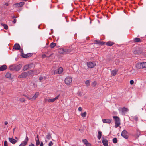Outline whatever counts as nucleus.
I'll return each mask as SVG.
<instances>
[{
	"label": "nucleus",
	"mask_w": 146,
	"mask_h": 146,
	"mask_svg": "<svg viewBox=\"0 0 146 146\" xmlns=\"http://www.w3.org/2000/svg\"><path fill=\"white\" fill-rule=\"evenodd\" d=\"M39 94V92H38L34 94L33 96L25 94H23L22 96L26 97L29 100L33 101L35 100L38 97Z\"/></svg>",
	"instance_id": "1"
},
{
	"label": "nucleus",
	"mask_w": 146,
	"mask_h": 146,
	"mask_svg": "<svg viewBox=\"0 0 146 146\" xmlns=\"http://www.w3.org/2000/svg\"><path fill=\"white\" fill-rule=\"evenodd\" d=\"M22 65L19 64L18 65H13L9 66V69L11 70H15L16 71H19L21 68Z\"/></svg>",
	"instance_id": "2"
},
{
	"label": "nucleus",
	"mask_w": 146,
	"mask_h": 146,
	"mask_svg": "<svg viewBox=\"0 0 146 146\" xmlns=\"http://www.w3.org/2000/svg\"><path fill=\"white\" fill-rule=\"evenodd\" d=\"M136 68L138 69H143L146 68V62H137L135 64Z\"/></svg>",
	"instance_id": "3"
},
{
	"label": "nucleus",
	"mask_w": 146,
	"mask_h": 146,
	"mask_svg": "<svg viewBox=\"0 0 146 146\" xmlns=\"http://www.w3.org/2000/svg\"><path fill=\"white\" fill-rule=\"evenodd\" d=\"M32 72L31 71L23 72L20 75H19L18 76V78H25L29 75H30L31 74V73Z\"/></svg>",
	"instance_id": "4"
},
{
	"label": "nucleus",
	"mask_w": 146,
	"mask_h": 146,
	"mask_svg": "<svg viewBox=\"0 0 146 146\" xmlns=\"http://www.w3.org/2000/svg\"><path fill=\"white\" fill-rule=\"evenodd\" d=\"M113 118L115 119V127L117 128L121 124L120 118L117 116H113Z\"/></svg>",
	"instance_id": "5"
},
{
	"label": "nucleus",
	"mask_w": 146,
	"mask_h": 146,
	"mask_svg": "<svg viewBox=\"0 0 146 146\" xmlns=\"http://www.w3.org/2000/svg\"><path fill=\"white\" fill-rule=\"evenodd\" d=\"M25 4V3L23 2H21L13 4V6L14 8H17L22 7Z\"/></svg>",
	"instance_id": "6"
},
{
	"label": "nucleus",
	"mask_w": 146,
	"mask_h": 146,
	"mask_svg": "<svg viewBox=\"0 0 146 146\" xmlns=\"http://www.w3.org/2000/svg\"><path fill=\"white\" fill-rule=\"evenodd\" d=\"M72 80V77L69 76L67 77L65 79L64 82L67 85L70 84Z\"/></svg>",
	"instance_id": "7"
},
{
	"label": "nucleus",
	"mask_w": 146,
	"mask_h": 146,
	"mask_svg": "<svg viewBox=\"0 0 146 146\" xmlns=\"http://www.w3.org/2000/svg\"><path fill=\"white\" fill-rule=\"evenodd\" d=\"M63 71V69L62 67H60L58 69L54 71V75L57 74H61Z\"/></svg>",
	"instance_id": "8"
},
{
	"label": "nucleus",
	"mask_w": 146,
	"mask_h": 146,
	"mask_svg": "<svg viewBox=\"0 0 146 146\" xmlns=\"http://www.w3.org/2000/svg\"><path fill=\"white\" fill-rule=\"evenodd\" d=\"M59 53L60 54H65L69 52V51L68 49H64L62 48H60L58 50Z\"/></svg>",
	"instance_id": "9"
},
{
	"label": "nucleus",
	"mask_w": 146,
	"mask_h": 146,
	"mask_svg": "<svg viewBox=\"0 0 146 146\" xmlns=\"http://www.w3.org/2000/svg\"><path fill=\"white\" fill-rule=\"evenodd\" d=\"M121 135L125 139H127L128 137V132L127 131L125 130H124L122 131Z\"/></svg>",
	"instance_id": "10"
},
{
	"label": "nucleus",
	"mask_w": 146,
	"mask_h": 146,
	"mask_svg": "<svg viewBox=\"0 0 146 146\" xmlns=\"http://www.w3.org/2000/svg\"><path fill=\"white\" fill-rule=\"evenodd\" d=\"M96 65L94 62H87V65L89 68H94Z\"/></svg>",
	"instance_id": "11"
},
{
	"label": "nucleus",
	"mask_w": 146,
	"mask_h": 146,
	"mask_svg": "<svg viewBox=\"0 0 146 146\" xmlns=\"http://www.w3.org/2000/svg\"><path fill=\"white\" fill-rule=\"evenodd\" d=\"M29 140V139L27 136L26 137V138L24 141H23L22 143L20 144V145L19 146H25Z\"/></svg>",
	"instance_id": "12"
},
{
	"label": "nucleus",
	"mask_w": 146,
	"mask_h": 146,
	"mask_svg": "<svg viewBox=\"0 0 146 146\" xmlns=\"http://www.w3.org/2000/svg\"><path fill=\"white\" fill-rule=\"evenodd\" d=\"M142 52V51L139 48H136L133 51V53L135 54H139Z\"/></svg>",
	"instance_id": "13"
},
{
	"label": "nucleus",
	"mask_w": 146,
	"mask_h": 146,
	"mask_svg": "<svg viewBox=\"0 0 146 146\" xmlns=\"http://www.w3.org/2000/svg\"><path fill=\"white\" fill-rule=\"evenodd\" d=\"M5 76L6 78L10 80H12L14 78L13 76L9 72L7 73L6 74Z\"/></svg>",
	"instance_id": "14"
},
{
	"label": "nucleus",
	"mask_w": 146,
	"mask_h": 146,
	"mask_svg": "<svg viewBox=\"0 0 146 146\" xmlns=\"http://www.w3.org/2000/svg\"><path fill=\"white\" fill-rule=\"evenodd\" d=\"M60 95H58L57 96L53 99H49L47 101L48 102H53L56 100L58 99Z\"/></svg>",
	"instance_id": "15"
},
{
	"label": "nucleus",
	"mask_w": 146,
	"mask_h": 146,
	"mask_svg": "<svg viewBox=\"0 0 146 146\" xmlns=\"http://www.w3.org/2000/svg\"><path fill=\"white\" fill-rule=\"evenodd\" d=\"M94 44H98L101 45H102L104 44L105 43V42H104L103 41L98 40H94Z\"/></svg>",
	"instance_id": "16"
},
{
	"label": "nucleus",
	"mask_w": 146,
	"mask_h": 146,
	"mask_svg": "<svg viewBox=\"0 0 146 146\" xmlns=\"http://www.w3.org/2000/svg\"><path fill=\"white\" fill-rule=\"evenodd\" d=\"M128 110V109L125 107L120 108L119 110V111H120L122 113H125L127 112Z\"/></svg>",
	"instance_id": "17"
},
{
	"label": "nucleus",
	"mask_w": 146,
	"mask_h": 146,
	"mask_svg": "<svg viewBox=\"0 0 146 146\" xmlns=\"http://www.w3.org/2000/svg\"><path fill=\"white\" fill-rule=\"evenodd\" d=\"M33 55L32 53H28L27 54H23L22 56L24 58H27Z\"/></svg>",
	"instance_id": "18"
},
{
	"label": "nucleus",
	"mask_w": 146,
	"mask_h": 146,
	"mask_svg": "<svg viewBox=\"0 0 146 146\" xmlns=\"http://www.w3.org/2000/svg\"><path fill=\"white\" fill-rule=\"evenodd\" d=\"M111 120L112 119H102V121L104 123H106L109 124L111 123Z\"/></svg>",
	"instance_id": "19"
},
{
	"label": "nucleus",
	"mask_w": 146,
	"mask_h": 146,
	"mask_svg": "<svg viewBox=\"0 0 146 146\" xmlns=\"http://www.w3.org/2000/svg\"><path fill=\"white\" fill-rule=\"evenodd\" d=\"M32 65H33V64H29L27 65H25L23 67V70H27L28 68H30L31 67Z\"/></svg>",
	"instance_id": "20"
},
{
	"label": "nucleus",
	"mask_w": 146,
	"mask_h": 146,
	"mask_svg": "<svg viewBox=\"0 0 146 146\" xmlns=\"http://www.w3.org/2000/svg\"><path fill=\"white\" fill-rule=\"evenodd\" d=\"M102 141L104 146H108V141L107 139H103Z\"/></svg>",
	"instance_id": "21"
},
{
	"label": "nucleus",
	"mask_w": 146,
	"mask_h": 146,
	"mask_svg": "<svg viewBox=\"0 0 146 146\" xmlns=\"http://www.w3.org/2000/svg\"><path fill=\"white\" fill-rule=\"evenodd\" d=\"M20 46L19 44L16 43L15 44L13 47V49L15 50H19L20 49Z\"/></svg>",
	"instance_id": "22"
},
{
	"label": "nucleus",
	"mask_w": 146,
	"mask_h": 146,
	"mask_svg": "<svg viewBox=\"0 0 146 146\" xmlns=\"http://www.w3.org/2000/svg\"><path fill=\"white\" fill-rule=\"evenodd\" d=\"M38 136V135H37L36 137L35 138V140H36V146L38 145L40 143Z\"/></svg>",
	"instance_id": "23"
},
{
	"label": "nucleus",
	"mask_w": 146,
	"mask_h": 146,
	"mask_svg": "<svg viewBox=\"0 0 146 146\" xmlns=\"http://www.w3.org/2000/svg\"><path fill=\"white\" fill-rule=\"evenodd\" d=\"M118 72V70L114 69L111 71V74L112 76H115Z\"/></svg>",
	"instance_id": "24"
},
{
	"label": "nucleus",
	"mask_w": 146,
	"mask_h": 146,
	"mask_svg": "<svg viewBox=\"0 0 146 146\" xmlns=\"http://www.w3.org/2000/svg\"><path fill=\"white\" fill-rule=\"evenodd\" d=\"M7 68V66L5 65H2L0 67V71H3L6 69Z\"/></svg>",
	"instance_id": "25"
},
{
	"label": "nucleus",
	"mask_w": 146,
	"mask_h": 146,
	"mask_svg": "<svg viewBox=\"0 0 146 146\" xmlns=\"http://www.w3.org/2000/svg\"><path fill=\"white\" fill-rule=\"evenodd\" d=\"M9 141L13 144H15L17 142V141L13 138H9Z\"/></svg>",
	"instance_id": "26"
},
{
	"label": "nucleus",
	"mask_w": 146,
	"mask_h": 146,
	"mask_svg": "<svg viewBox=\"0 0 146 146\" xmlns=\"http://www.w3.org/2000/svg\"><path fill=\"white\" fill-rule=\"evenodd\" d=\"M133 41L134 42H141L142 41V40H141L139 38H134L133 39Z\"/></svg>",
	"instance_id": "27"
},
{
	"label": "nucleus",
	"mask_w": 146,
	"mask_h": 146,
	"mask_svg": "<svg viewBox=\"0 0 146 146\" xmlns=\"http://www.w3.org/2000/svg\"><path fill=\"white\" fill-rule=\"evenodd\" d=\"M114 44V43L112 42L109 41L107 42L106 44L108 46H111Z\"/></svg>",
	"instance_id": "28"
},
{
	"label": "nucleus",
	"mask_w": 146,
	"mask_h": 146,
	"mask_svg": "<svg viewBox=\"0 0 146 146\" xmlns=\"http://www.w3.org/2000/svg\"><path fill=\"white\" fill-rule=\"evenodd\" d=\"M102 135V133L101 132L99 131L98 132V135L97 137L98 139L100 140L101 138Z\"/></svg>",
	"instance_id": "29"
},
{
	"label": "nucleus",
	"mask_w": 146,
	"mask_h": 146,
	"mask_svg": "<svg viewBox=\"0 0 146 146\" xmlns=\"http://www.w3.org/2000/svg\"><path fill=\"white\" fill-rule=\"evenodd\" d=\"M56 45V44L55 43L52 42L50 44V47L51 48H54Z\"/></svg>",
	"instance_id": "30"
},
{
	"label": "nucleus",
	"mask_w": 146,
	"mask_h": 146,
	"mask_svg": "<svg viewBox=\"0 0 146 146\" xmlns=\"http://www.w3.org/2000/svg\"><path fill=\"white\" fill-rule=\"evenodd\" d=\"M19 100L20 102L23 103L26 101V100L24 98H19Z\"/></svg>",
	"instance_id": "31"
},
{
	"label": "nucleus",
	"mask_w": 146,
	"mask_h": 146,
	"mask_svg": "<svg viewBox=\"0 0 146 146\" xmlns=\"http://www.w3.org/2000/svg\"><path fill=\"white\" fill-rule=\"evenodd\" d=\"M46 138L48 139H50L52 138L51 135L50 133H48L46 136Z\"/></svg>",
	"instance_id": "32"
},
{
	"label": "nucleus",
	"mask_w": 146,
	"mask_h": 146,
	"mask_svg": "<svg viewBox=\"0 0 146 146\" xmlns=\"http://www.w3.org/2000/svg\"><path fill=\"white\" fill-rule=\"evenodd\" d=\"M141 132L140 131L137 130V131L136 135L137 137H138L140 135Z\"/></svg>",
	"instance_id": "33"
},
{
	"label": "nucleus",
	"mask_w": 146,
	"mask_h": 146,
	"mask_svg": "<svg viewBox=\"0 0 146 146\" xmlns=\"http://www.w3.org/2000/svg\"><path fill=\"white\" fill-rule=\"evenodd\" d=\"M86 112H84L83 113H81V116L82 117H86Z\"/></svg>",
	"instance_id": "34"
},
{
	"label": "nucleus",
	"mask_w": 146,
	"mask_h": 146,
	"mask_svg": "<svg viewBox=\"0 0 146 146\" xmlns=\"http://www.w3.org/2000/svg\"><path fill=\"white\" fill-rule=\"evenodd\" d=\"M113 142L114 143H116L117 142V139L116 138H114L113 139Z\"/></svg>",
	"instance_id": "35"
},
{
	"label": "nucleus",
	"mask_w": 146,
	"mask_h": 146,
	"mask_svg": "<svg viewBox=\"0 0 146 146\" xmlns=\"http://www.w3.org/2000/svg\"><path fill=\"white\" fill-rule=\"evenodd\" d=\"M82 141L85 145L88 142V141L86 139H83Z\"/></svg>",
	"instance_id": "36"
},
{
	"label": "nucleus",
	"mask_w": 146,
	"mask_h": 146,
	"mask_svg": "<svg viewBox=\"0 0 146 146\" xmlns=\"http://www.w3.org/2000/svg\"><path fill=\"white\" fill-rule=\"evenodd\" d=\"M4 28L5 29L7 30L8 29V26L6 24H4L3 25Z\"/></svg>",
	"instance_id": "37"
},
{
	"label": "nucleus",
	"mask_w": 146,
	"mask_h": 146,
	"mask_svg": "<svg viewBox=\"0 0 146 146\" xmlns=\"http://www.w3.org/2000/svg\"><path fill=\"white\" fill-rule=\"evenodd\" d=\"M90 83V81L89 80H87L85 82V84H86L87 86H88L89 85Z\"/></svg>",
	"instance_id": "38"
},
{
	"label": "nucleus",
	"mask_w": 146,
	"mask_h": 146,
	"mask_svg": "<svg viewBox=\"0 0 146 146\" xmlns=\"http://www.w3.org/2000/svg\"><path fill=\"white\" fill-rule=\"evenodd\" d=\"M97 84V82L96 81H94L92 83V86L94 87Z\"/></svg>",
	"instance_id": "39"
},
{
	"label": "nucleus",
	"mask_w": 146,
	"mask_h": 146,
	"mask_svg": "<svg viewBox=\"0 0 146 146\" xmlns=\"http://www.w3.org/2000/svg\"><path fill=\"white\" fill-rule=\"evenodd\" d=\"M4 146H8L7 142L6 141H5L4 142Z\"/></svg>",
	"instance_id": "40"
},
{
	"label": "nucleus",
	"mask_w": 146,
	"mask_h": 146,
	"mask_svg": "<svg viewBox=\"0 0 146 146\" xmlns=\"http://www.w3.org/2000/svg\"><path fill=\"white\" fill-rule=\"evenodd\" d=\"M20 50V51L21 52V55H23V54H24L23 53V50L22 49H19Z\"/></svg>",
	"instance_id": "41"
},
{
	"label": "nucleus",
	"mask_w": 146,
	"mask_h": 146,
	"mask_svg": "<svg viewBox=\"0 0 146 146\" xmlns=\"http://www.w3.org/2000/svg\"><path fill=\"white\" fill-rule=\"evenodd\" d=\"M53 143L52 141H50L48 144L49 146H52L53 145Z\"/></svg>",
	"instance_id": "42"
},
{
	"label": "nucleus",
	"mask_w": 146,
	"mask_h": 146,
	"mask_svg": "<svg viewBox=\"0 0 146 146\" xmlns=\"http://www.w3.org/2000/svg\"><path fill=\"white\" fill-rule=\"evenodd\" d=\"M134 81L133 80H131L130 81V83L131 85H133L134 84Z\"/></svg>",
	"instance_id": "43"
},
{
	"label": "nucleus",
	"mask_w": 146,
	"mask_h": 146,
	"mask_svg": "<svg viewBox=\"0 0 146 146\" xmlns=\"http://www.w3.org/2000/svg\"><path fill=\"white\" fill-rule=\"evenodd\" d=\"M47 56H46L45 54H43L42 55V58H45Z\"/></svg>",
	"instance_id": "44"
},
{
	"label": "nucleus",
	"mask_w": 146,
	"mask_h": 146,
	"mask_svg": "<svg viewBox=\"0 0 146 146\" xmlns=\"http://www.w3.org/2000/svg\"><path fill=\"white\" fill-rule=\"evenodd\" d=\"M78 110L79 111H81L82 110V108L81 107H79L78 108Z\"/></svg>",
	"instance_id": "45"
},
{
	"label": "nucleus",
	"mask_w": 146,
	"mask_h": 146,
	"mask_svg": "<svg viewBox=\"0 0 146 146\" xmlns=\"http://www.w3.org/2000/svg\"><path fill=\"white\" fill-rule=\"evenodd\" d=\"M86 146H90L91 145L88 142L86 144H85Z\"/></svg>",
	"instance_id": "46"
},
{
	"label": "nucleus",
	"mask_w": 146,
	"mask_h": 146,
	"mask_svg": "<svg viewBox=\"0 0 146 146\" xmlns=\"http://www.w3.org/2000/svg\"><path fill=\"white\" fill-rule=\"evenodd\" d=\"M16 21H17V20L16 19H14L13 20V23L14 24L16 22Z\"/></svg>",
	"instance_id": "47"
},
{
	"label": "nucleus",
	"mask_w": 146,
	"mask_h": 146,
	"mask_svg": "<svg viewBox=\"0 0 146 146\" xmlns=\"http://www.w3.org/2000/svg\"><path fill=\"white\" fill-rule=\"evenodd\" d=\"M43 79V78L42 77H40L39 78V80L40 81H41Z\"/></svg>",
	"instance_id": "48"
},
{
	"label": "nucleus",
	"mask_w": 146,
	"mask_h": 146,
	"mask_svg": "<svg viewBox=\"0 0 146 146\" xmlns=\"http://www.w3.org/2000/svg\"><path fill=\"white\" fill-rule=\"evenodd\" d=\"M29 146H35L34 144L32 143H31Z\"/></svg>",
	"instance_id": "49"
},
{
	"label": "nucleus",
	"mask_w": 146,
	"mask_h": 146,
	"mask_svg": "<svg viewBox=\"0 0 146 146\" xmlns=\"http://www.w3.org/2000/svg\"><path fill=\"white\" fill-rule=\"evenodd\" d=\"M48 99H45L44 101V102H46L47 101V100Z\"/></svg>",
	"instance_id": "50"
},
{
	"label": "nucleus",
	"mask_w": 146,
	"mask_h": 146,
	"mask_svg": "<svg viewBox=\"0 0 146 146\" xmlns=\"http://www.w3.org/2000/svg\"><path fill=\"white\" fill-rule=\"evenodd\" d=\"M40 146H43V144L42 142H41Z\"/></svg>",
	"instance_id": "51"
},
{
	"label": "nucleus",
	"mask_w": 146,
	"mask_h": 146,
	"mask_svg": "<svg viewBox=\"0 0 146 146\" xmlns=\"http://www.w3.org/2000/svg\"><path fill=\"white\" fill-rule=\"evenodd\" d=\"M8 122L7 121H5L4 122V124L5 125H7L8 124Z\"/></svg>",
	"instance_id": "52"
},
{
	"label": "nucleus",
	"mask_w": 146,
	"mask_h": 146,
	"mask_svg": "<svg viewBox=\"0 0 146 146\" xmlns=\"http://www.w3.org/2000/svg\"><path fill=\"white\" fill-rule=\"evenodd\" d=\"M5 5L7 6H8L9 5V3H5Z\"/></svg>",
	"instance_id": "53"
},
{
	"label": "nucleus",
	"mask_w": 146,
	"mask_h": 146,
	"mask_svg": "<svg viewBox=\"0 0 146 146\" xmlns=\"http://www.w3.org/2000/svg\"><path fill=\"white\" fill-rule=\"evenodd\" d=\"M12 18H15L16 17L15 16H13L12 17Z\"/></svg>",
	"instance_id": "54"
},
{
	"label": "nucleus",
	"mask_w": 146,
	"mask_h": 146,
	"mask_svg": "<svg viewBox=\"0 0 146 146\" xmlns=\"http://www.w3.org/2000/svg\"><path fill=\"white\" fill-rule=\"evenodd\" d=\"M89 37H87L86 39L87 40H89Z\"/></svg>",
	"instance_id": "55"
},
{
	"label": "nucleus",
	"mask_w": 146,
	"mask_h": 146,
	"mask_svg": "<svg viewBox=\"0 0 146 146\" xmlns=\"http://www.w3.org/2000/svg\"><path fill=\"white\" fill-rule=\"evenodd\" d=\"M135 120L136 121H137V120L138 119H137V118H135Z\"/></svg>",
	"instance_id": "56"
},
{
	"label": "nucleus",
	"mask_w": 146,
	"mask_h": 146,
	"mask_svg": "<svg viewBox=\"0 0 146 146\" xmlns=\"http://www.w3.org/2000/svg\"><path fill=\"white\" fill-rule=\"evenodd\" d=\"M144 55L146 57V52L145 53Z\"/></svg>",
	"instance_id": "57"
},
{
	"label": "nucleus",
	"mask_w": 146,
	"mask_h": 146,
	"mask_svg": "<svg viewBox=\"0 0 146 146\" xmlns=\"http://www.w3.org/2000/svg\"><path fill=\"white\" fill-rule=\"evenodd\" d=\"M22 0L25 1H26L27 0Z\"/></svg>",
	"instance_id": "58"
},
{
	"label": "nucleus",
	"mask_w": 146,
	"mask_h": 146,
	"mask_svg": "<svg viewBox=\"0 0 146 146\" xmlns=\"http://www.w3.org/2000/svg\"><path fill=\"white\" fill-rule=\"evenodd\" d=\"M51 56V55H50L49 56H48V57H50Z\"/></svg>",
	"instance_id": "59"
},
{
	"label": "nucleus",
	"mask_w": 146,
	"mask_h": 146,
	"mask_svg": "<svg viewBox=\"0 0 146 146\" xmlns=\"http://www.w3.org/2000/svg\"><path fill=\"white\" fill-rule=\"evenodd\" d=\"M15 128L13 129V131H14L15 130Z\"/></svg>",
	"instance_id": "60"
}]
</instances>
